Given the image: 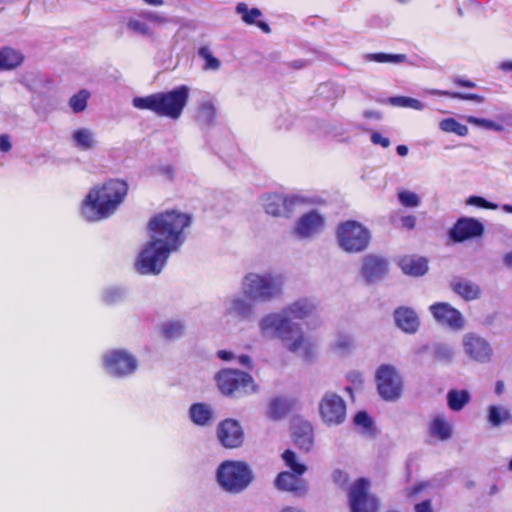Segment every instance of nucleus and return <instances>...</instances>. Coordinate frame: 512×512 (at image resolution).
<instances>
[{
  "label": "nucleus",
  "instance_id": "1a4fd4ad",
  "mask_svg": "<svg viewBox=\"0 0 512 512\" xmlns=\"http://www.w3.org/2000/svg\"><path fill=\"white\" fill-rule=\"evenodd\" d=\"M375 382L380 397L386 401H396L403 394V379L392 365H380L375 374Z\"/></svg>",
  "mask_w": 512,
  "mask_h": 512
},
{
  "label": "nucleus",
  "instance_id": "8fccbe9b",
  "mask_svg": "<svg viewBox=\"0 0 512 512\" xmlns=\"http://www.w3.org/2000/svg\"><path fill=\"white\" fill-rule=\"evenodd\" d=\"M467 204L474 205V206H477L479 208L491 209V210H495L498 207L497 204L489 202V201H487L485 198H483L481 196H470L467 199Z\"/></svg>",
  "mask_w": 512,
  "mask_h": 512
},
{
  "label": "nucleus",
  "instance_id": "4c0bfd02",
  "mask_svg": "<svg viewBox=\"0 0 512 512\" xmlns=\"http://www.w3.org/2000/svg\"><path fill=\"white\" fill-rule=\"evenodd\" d=\"M237 13L241 14L242 20L248 24L253 25L256 23V19L262 15V12L258 8L249 9L247 4L241 2L236 6Z\"/></svg>",
  "mask_w": 512,
  "mask_h": 512
},
{
  "label": "nucleus",
  "instance_id": "a878e982",
  "mask_svg": "<svg viewBox=\"0 0 512 512\" xmlns=\"http://www.w3.org/2000/svg\"><path fill=\"white\" fill-rule=\"evenodd\" d=\"M24 59L21 51L4 46L0 49V71L14 70L24 62Z\"/></svg>",
  "mask_w": 512,
  "mask_h": 512
},
{
  "label": "nucleus",
  "instance_id": "ea45409f",
  "mask_svg": "<svg viewBox=\"0 0 512 512\" xmlns=\"http://www.w3.org/2000/svg\"><path fill=\"white\" fill-rule=\"evenodd\" d=\"M433 95L445 96L453 99L460 100H471L477 103H482L484 101L483 96L474 94V93H461V92H450L446 90H434L432 91Z\"/></svg>",
  "mask_w": 512,
  "mask_h": 512
},
{
  "label": "nucleus",
  "instance_id": "72a5a7b5",
  "mask_svg": "<svg viewBox=\"0 0 512 512\" xmlns=\"http://www.w3.org/2000/svg\"><path fill=\"white\" fill-rule=\"evenodd\" d=\"M285 465L290 468L291 472L303 475L307 471V466L297 461L294 451L287 449L281 455Z\"/></svg>",
  "mask_w": 512,
  "mask_h": 512
},
{
  "label": "nucleus",
  "instance_id": "a211bd4d",
  "mask_svg": "<svg viewBox=\"0 0 512 512\" xmlns=\"http://www.w3.org/2000/svg\"><path fill=\"white\" fill-rule=\"evenodd\" d=\"M291 435L298 449L309 452L314 445V430L312 424L304 419L295 418L291 424Z\"/></svg>",
  "mask_w": 512,
  "mask_h": 512
},
{
  "label": "nucleus",
  "instance_id": "37998d69",
  "mask_svg": "<svg viewBox=\"0 0 512 512\" xmlns=\"http://www.w3.org/2000/svg\"><path fill=\"white\" fill-rule=\"evenodd\" d=\"M232 310L241 317H248L253 312V306L244 299L236 298L232 302Z\"/></svg>",
  "mask_w": 512,
  "mask_h": 512
},
{
  "label": "nucleus",
  "instance_id": "de8ad7c7",
  "mask_svg": "<svg viewBox=\"0 0 512 512\" xmlns=\"http://www.w3.org/2000/svg\"><path fill=\"white\" fill-rule=\"evenodd\" d=\"M353 339L352 337H350L349 335H346V334H341L338 339L336 340V342L334 343V350L336 351H340V352H343V351H348L350 350L352 347H353Z\"/></svg>",
  "mask_w": 512,
  "mask_h": 512
},
{
  "label": "nucleus",
  "instance_id": "052dcab7",
  "mask_svg": "<svg viewBox=\"0 0 512 512\" xmlns=\"http://www.w3.org/2000/svg\"><path fill=\"white\" fill-rule=\"evenodd\" d=\"M217 356L223 360V361H230L232 359H234V355L233 353L227 351V350H219L217 352Z\"/></svg>",
  "mask_w": 512,
  "mask_h": 512
},
{
  "label": "nucleus",
  "instance_id": "3c124183",
  "mask_svg": "<svg viewBox=\"0 0 512 512\" xmlns=\"http://www.w3.org/2000/svg\"><path fill=\"white\" fill-rule=\"evenodd\" d=\"M371 141L373 144L380 145L383 148L390 146V140L386 137H383L379 132L372 133Z\"/></svg>",
  "mask_w": 512,
  "mask_h": 512
},
{
  "label": "nucleus",
  "instance_id": "f8f14e48",
  "mask_svg": "<svg viewBox=\"0 0 512 512\" xmlns=\"http://www.w3.org/2000/svg\"><path fill=\"white\" fill-rule=\"evenodd\" d=\"M318 409L322 422L327 426L340 425L346 419V402L335 392H326L319 402Z\"/></svg>",
  "mask_w": 512,
  "mask_h": 512
},
{
  "label": "nucleus",
  "instance_id": "79ce46f5",
  "mask_svg": "<svg viewBox=\"0 0 512 512\" xmlns=\"http://www.w3.org/2000/svg\"><path fill=\"white\" fill-rule=\"evenodd\" d=\"M388 102L393 106L410 107L416 110H420L423 107L419 100L405 96L390 97Z\"/></svg>",
  "mask_w": 512,
  "mask_h": 512
},
{
  "label": "nucleus",
  "instance_id": "aec40b11",
  "mask_svg": "<svg viewBox=\"0 0 512 512\" xmlns=\"http://www.w3.org/2000/svg\"><path fill=\"white\" fill-rule=\"evenodd\" d=\"M274 485L278 490L293 493L297 496H304L308 491L306 481L302 475L289 471L280 472L275 478Z\"/></svg>",
  "mask_w": 512,
  "mask_h": 512
},
{
  "label": "nucleus",
  "instance_id": "6ab92c4d",
  "mask_svg": "<svg viewBox=\"0 0 512 512\" xmlns=\"http://www.w3.org/2000/svg\"><path fill=\"white\" fill-rule=\"evenodd\" d=\"M463 347L465 353L475 361L487 362L491 359L492 349L489 343L476 334L469 333L465 335Z\"/></svg>",
  "mask_w": 512,
  "mask_h": 512
},
{
  "label": "nucleus",
  "instance_id": "a19ab883",
  "mask_svg": "<svg viewBox=\"0 0 512 512\" xmlns=\"http://www.w3.org/2000/svg\"><path fill=\"white\" fill-rule=\"evenodd\" d=\"M287 403L279 398L272 400L269 405L268 414L274 420H279L288 413Z\"/></svg>",
  "mask_w": 512,
  "mask_h": 512
},
{
  "label": "nucleus",
  "instance_id": "dca6fc26",
  "mask_svg": "<svg viewBox=\"0 0 512 512\" xmlns=\"http://www.w3.org/2000/svg\"><path fill=\"white\" fill-rule=\"evenodd\" d=\"M299 203V198L295 196H285L281 194H267L264 197V209L269 215L280 217H289L295 206Z\"/></svg>",
  "mask_w": 512,
  "mask_h": 512
},
{
  "label": "nucleus",
  "instance_id": "e433bc0d",
  "mask_svg": "<svg viewBox=\"0 0 512 512\" xmlns=\"http://www.w3.org/2000/svg\"><path fill=\"white\" fill-rule=\"evenodd\" d=\"M199 57L203 60L204 70H218L221 67V61L216 58L208 47H201L199 49Z\"/></svg>",
  "mask_w": 512,
  "mask_h": 512
},
{
  "label": "nucleus",
  "instance_id": "774afa93",
  "mask_svg": "<svg viewBox=\"0 0 512 512\" xmlns=\"http://www.w3.org/2000/svg\"><path fill=\"white\" fill-rule=\"evenodd\" d=\"M503 261L507 267L512 268V251L504 255Z\"/></svg>",
  "mask_w": 512,
  "mask_h": 512
},
{
  "label": "nucleus",
  "instance_id": "f704fd0d",
  "mask_svg": "<svg viewBox=\"0 0 512 512\" xmlns=\"http://www.w3.org/2000/svg\"><path fill=\"white\" fill-rule=\"evenodd\" d=\"M73 140L75 141L77 147L82 150H88L94 146L93 134L85 128L76 130L73 133Z\"/></svg>",
  "mask_w": 512,
  "mask_h": 512
},
{
  "label": "nucleus",
  "instance_id": "423d86ee",
  "mask_svg": "<svg viewBox=\"0 0 512 512\" xmlns=\"http://www.w3.org/2000/svg\"><path fill=\"white\" fill-rule=\"evenodd\" d=\"M217 480L225 491L240 493L252 482L253 474L244 462L225 461L218 467Z\"/></svg>",
  "mask_w": 512,
  "mask_h": 512
},
{
  "label": "nucleus",
  "instance_id": "e2e57ef3",
  "mask_svg": "<svg viewBox=\"0 0 512 512\" xmlns=\"http://www.w3.org/2000/svg\"><path fill=\"white\" fill-rule=\"evenodd\" d=\"M255 25L261 30L263 31L264 33H270L271 32V28L269 26L268 23L264 22V21H256Z\"/></svg>",
  "mask_w": 512,
  "mask_h": 512
},
{
  "label": "nucleus",
  "instance_id": "9d476101",
  "mask_svg": "<svg viewBox=\"0 0 512 512\" xmlns=\"http://www.w3.org/2000/svg\"><path fill=\"white\" fill-rule=\"evenodd\" d=\"M173 250L162 244H154L153 240L145 245L138 256L136 267L141 274H159Z\"/></svg>",
  "mask_w": 512,
  "mask_h": 512
},
{
  "label": "nucleus",
  "instance_id": "680f3d73",
  "mask_svg": "<svg viewBox=\"0 0 512 512\" xmlns=\"http://www.w3.org/2000/svg\"><path fill=\"white\" fill-rule=\"evenodd\" d=\"M238 362L241 365L248 367V368H251V366H252V360H251L250 356H248V355H240L238 357Z\"/></svg>",
  "mask_w": 512,
  "mask_h": 512
},
{
  "label": "nucleus",
  "instance_id": "bf43d9fd",
  "mask_svg": "<svg viewBox=\"0 0 512 512\" xmlns=\"http://www.w3.org/2000/svg\"><path fill=\"white\" fill-rule=\"evenodd\" d=\"M454 83L457 85V86H460V87H467V88H474L476 86V84L471 81V80H465V79H462V78H456L454 80Z\"/></svg>",
  "mask_w": 512,
  "mask_h": 512
},
{
  "label": "nucleus",
  "instance_id": "7ed1b4c3",
  "mask_svg": "<svg viewBox=\"0 0 512 512\" xmlns=\"http://www.w3.org/2000/svg\"><path fill=\"white\" fill-rule=\"evenodd\" d=\"M261 333L264 336L279 338L282 341H291L287 348L291 352L304 349L307 359L314 356V344L306 341L298 325L292 323L287 316L278 313H270L260 321Z\"/></svg>",
  "mask_w": 512,
  "mask_h": 512
},
{
  "label": "nucleus",
  "instance_id": "c9c22d12",
  "mask_svg": "<svg viewBox=\"0 0 512 512\" xmlns=\"http://www.w3.org/2000/svg\"><path fill=\"white\" fill-rule=\"evenodd\" d=\"M439 126L442 131L455 133L458 136H466L469 131L466 125L461 124L454 118L443 119Z\"/></svg>",
  "mask_w": 512,
  "mask_h": 512
},
{
  "label": "nucleus",
  "instance_id": "f03ea898",
  "mask_svg": "<svg viewBox=\"0 0 512 512\" xmlns=\"http://www.w3.org/2000/svg\"><path fill=\"white\" fill-rule=\"evenodd\" d=\"M189 223L188 215L175 210L158 213L148 222L150 238L154 244H162L175 251L184 242L183 231Z\"/></svg>",
  "mask_w": 512,
  "mask_h": 512
},
{
  "label": "nucleus",
  "instance_id": "473e14b6",
  "mask_svg": "<svg viewBox=\"0 0 512 512\" xmlns=\"http://www.w3.org/2000/svg\"><path fill=\"white\" fill-rule=\"evenodd\" d=\"M216 108L212 101H203L198 107L197 119L203 124H211L216 118Z\"/></svg>",
  "mask_w": 512,
  "mask_h": 512
},
{
  "label": "nucleus",
  "instance_id": "6e6d98bb",
  "mask_svg": "<svg viewBox=\"0 0 512 512\" xmlns=\"http://www.w3.org/2000/svg\"><path fill=\"white\" fill-rule=\"evenodd\" d=\"M426 487V485L424 483H417L409 488L406 489V496L408 498H414L415 496H417L424 488Z\"/></svg>",
  "mask_w": 512,
  "mask_h": 512
},
{
  "label": "nucleus",
  "instance_id": "0eeeda50",
  "mask_svg": "<svg viewBox=\"0 0 512 512\" xmlns=\"http://www.w3.org/2000/svg\"><path fill=\"white\" fill-rule=\"evenodd\" d=\"M339 246L346 252L358 253L365 250L370 242V231L355 220L341 222L336 230Z\"/></svg>",
  "mask_w": 512,
  "mask_h": 512
},
{
  "label": "nucleus",
  "instance_id": "6e6552de",
  "mask_svg": "<svg viewBox=\"0 0 512 512\" xmlns=\"http://www.w3.org/2000/svg\"><path fill=\"white\" fill-rule=\"evenodd\" d=\"M348 506L350 512H379L380 500L371 492L368 478L356 479L348 490Z\"/></svg>",
  "mask_w": 512,
  "mask_h": 512
},
{
  "label": "nucleus",
  "instance_id": "5fc2aeb1",
  "mask_svg": "<svg viewBox=\"0 0 512 512\" xmlns=\"http://www.w3.org/2000/svg\"><path fill=\"white\" fill-rule=\"evenodd\" d=\"M415 512H433L432 502L430 499H426L417 503L414 506Z\"/></svg>",
  "mask_w": 512,
  "mask_h": 512
},
{
  "label": "nucleus",
  "instance_id": "4be33fe9",
  "mask_svg": "<svg viewBox=\"0 0 512 512\" xmlns=\"http://www.w3.org/2000/svg\"><path fill=\"white\" fill-rule=\"evenodd\" d=\"M387 273V262L376 255H366L362 259L361 274L367 282L382 278Z\"/></svg>",
  "mask_w": 512,
  "mask_h": 512
},
{
  "label": "nucleus",
  "instance_id": "2f4dec72",
  "mask_svg": "<svg viewBox=\"0 0 512 512\" xmlns=\"http://www.w3.org/2000/svg\"><path fill=\"white\" fill-rule=\"evenodd\" d=\"M511 418L509 410L496 405H490L488 408V421L494 426L498 427L503 423L509 421Z\"/></svg>",
  "mask_w": 512,
  "mask_h": 512
},
{
  "label": "nucleus",
  "instance_id": "9b49d317",
  "mask_svg": "<svg viewBox=\"0 0 512 512\" xmlns=\"http://www.w3.org/2000/svg\"><path fill=\"white\" fill-rule=\"evenodd\" d=\"M215 381L220 392L226 396L233 395L235 392L255 389L251 375L236 369L220 370L215 375Z\"/></svg>",
  "mask_w": 512,
  "mask_h": 512
},
{
  "label": "nucleus",
  "instance_id": "7c9ffc66",
  "mask_svg": "<svg viewBox=\"0 0 512 512\" xmlns=\"http://www.w3.org/2000/svg\"><path fill=\"white\" fill-rule=\"evenodd\" d=\"M160 331L165 339L174 340L184 334L185 327L180 321H167L161 325Z\"/></svg>",
  "mask_w": 512,
  "mask_h": 512
},
{
  "label": "nucleus",
  "instance_id": "2eb2a0df",
  "mask_svg": "<svg viewBox=\"0 0 512 512\" xmlns=\"http://www.w3.org/2000/svg\"><path fill=\"white\" fill-rule=\"evenodd\" d=\"M484 233V225L475 218L461 217L449 230V237L455 243L481 237Z\"/></svg>",
  "mask_w": 512,
  "mask_h": 512
},
{
  "label": "nucleus",
  "instance_id": "49530a36",
  "mask_svg": "<svg viewBox=\"0 0 512 512\" xmlns=\"http://www.w3.org/2000/svg\"><path fill=\"white\" fill-rule=\"evenodd\" d=\"M400 203L405 207H416L419 205V197L416 193L410 191H400L398 193Z\"/></svg>",
  "mask_w": 512,
  "mask_h": 512
},
{
  "label": "nucleus",
  "instance_id": "13d9d810",
  "mask_svg": "<svg viewBox=\"0 0 512 512\" xmlns=\"http://www.w3.org/2000/svg\"><path fill=\"white\" fill-rule=\"evenodd\" d=\"M332 477L336 483H346L348 481V475L341 470H335Z\"/></svg>",
  "mask_w": 512,
  "mask_h": 512
},
{
  "label": "nucleus",
  "instance_id": "f3484780",
  "mask_svg": "<svg viewBox=\"0 0 512 512\" xmlns=\"http://www.w3.org/2000/svg\"><path fill=\"white\" fill-rule=\"evenodd\" d=\"M430 312L437 322L454 330H460L464 327L465 321L461 312L446 302L432 304Z\"/></svg>",
  "mask_w": 512,
  "mask_h": 512
},
{
  "label": "nucleus",
  "instance_id": "f257e3e1",
  "mask_svg": "<svg viewBox=\"0 0 512 512\" xmlns=\"http://www.w3.org/2000/svg\"><path fill=\"white\" fill-rule=\"evenodd\" d=\"M129 192L128 183L119 178H110L93 186L81 203V214L89 222H98L111 217L124 203Z\"/></svg>",
  "mask_w": 512,
  "mask_h": 512
},
{
  "label": "nucleus",
  "instance_id": "c03bdc74",
  "mask_svg": "<svg viewBox=\"0 0 512 512\" xmlns=\"http://www.w3.org/2000/svg\"><path fill=\"white\" fill-rule=\"evenodd\" d=\"M371 59L378 63H401L405 61L406 55L404 54H387V53H374L371 55Z\"/></svg>",
  "mask_w": 512,
  "mask_h": 512
},
{
  "label": "nucleus",
  "instance_id": "69168bd1",
  "mask_svg": "<svg viewBox=\"0 0 512 512\" xmlns=\"http://www.w3.org/2000/svg\"><path fill=\"white\" fill-rule=\"evenodd\" d=\"M363 115L367 119H371V118L379 119L381 117V114L378 111H374V110H366Z\"/></svg>",
  "mask_w": 512,
  "mask_h": 512
},
{
  "label": "nucleus",
  "instance_id": "c85d7f7f",
  "mask_svg": "<svg viewBox=\"0 0 512 512\" xmlns=\"http://www.w3.org/2000/svg\"><path fill=\"white\" fill-rule=\"evenodd\" d=\"M214 421L213 409L205 403H194V424L205 426Z\"/></svg>",
  "mask_w": 512,
  "mask_h": 512
},
{
  "label": "nucleus",
  "instance_id": "5701e85b",
  "mask_svg": "<svg viewBox=\"0 0 512 512\" xmlns=\"http://www.w3.org/2000/svg\"><path fill=\"white\" fill-rule=\"evenodd\" d=\"M428 435L435 441L445 442L453 436V425L445 414L435 415L428 423Z\"/></svg>",
  "mask_w": 512,
  "mask_h": 512
},
{
  "label": "nucleus",
  "instance_id": "c756f323",
  "mask_svg": "<svg viewBox=\"0 0 512 512\" xmlns=\"http://www.w3.org/2000/svg\"><path fill=\"white\" fill-rule=\"evenodd\" d=\"M314 306L306 300H299L285 309V313L294 318L303 319L310 315Z\"/></svg>",
  "mask_w": 512,
  "mask_h": 512
},
{
  "label": "nucleus",
  "instance_id": "cd10ccee",
  "mask_svg": "<svg viewBox=\"0 0 512 512\" xmlns=\"http://www.w3.org/2000/svg\"><path fill=\"white\" fill-rule=\"evenodd\" d=\"M471 400L467 390L451 389L447 394V405L452 411L462 410Z\"/></svg>",
  "mask_w": 512,
  "mask_h": 512
},
{
  "label": "nucleus",
  "instance_id": "09e8293b",
  "mask_svg": "<svg viewBox=\"0 0 512 512\" xmlns=\"http://www.w3.org/2000/svg\"><path fill=\"white\" fill-rule=\"evenodd\" d=\"M127 26L133 32L139 33L141 35L148 36L151 34V30L149 26L137 19L131 18L129 19Z\"/></svg>",
  "mask_w": 512,
  "mask_h": 512
},
{
  "label": "nucleus",
  "instance_id": "338daca9",
  "mask_svg": "<svg viewBox=\"0 0 512 512\" xmlns=\"http://www.w3.org/2000/svg\"><path fill=\"white\" fill-rule=\"evenodd\" d=\"M499 68L504 72L512 71V61L501 62Z\"/></svg>",
  "mask_w": 512,
  "mask_h": 512
},
{
  "label": "nucleus",
  "instance_id": "bb28decb",
  "mask_svg": "<svg viewBox=\"0 0 512 512\" xmlns=\"http://www.w3.org/2000/svg\"><path fill=\"white\" fill-rule=\"evenodd\" d=\"M399 266L407 275L421 276L428 270V262L424 257L406 255L399 261Z\"/></svg>",
  "mask_w": 512,
  "mask_h": 512
},
{
  "label": "nucleus",
  "instance_id": "b1692460",
  "mask_svg": "<svg viewBox=\"0 0 512 512\" xmlns=\"http://www.w3.org/2000/svg\"><path fill=\"white\" fill-rule=\"evenodd\" d=\"M394 319L397 327L406 333H415L420 326L416 312L409 307H398L394 311Z\"/></svg>",
  "mask_w": 512,
  "mask_h": 512
},
{
  "label": "nucleus",
  "instance_id": "0e129e2a",
  "mask_svg": "<svg viewBox=\"0 0 512 512\" xmlns=\"http://www.w3.org/2000/svg\"><path fill=\"white\" fill-rule=\"evenodd\" d=\"M141 16L149 21H161V18L153 12H144Z\"/></svg>",
  "mask_w": 512,
  "mask_h": 512
},
{
  "label": "nucleus",
  "instance_id": "20e7f679",
  "mask_svg": "<svg viewBox=\"0 0 512 512\" xmlns=\"http://www.w3.org/2000/svg\"><path fill=\"white\" fill-rule=\"evenodd\" d=\"M189 89L181 86L168 92H157L144 97H135L133 106L140 110H149L161 117L178 119L187 103Z\"/></svg>",
  "mask_w": 512,
  "mask_h": 512
},
{
  "label": "nucleus",
  "instance_id": "603ef678",
  "mask_svg": "<svg viewBox=\"0 0 512 512\" xmlns=\"http://www.w3.org/2000/svg\"><path fill=\"white\" fill-rule=\"evenodd\" d=\"M468 122L471 124L478 125V126H483L488 129H492L495 127V124L491 120L484 119V118H477V117L471 116L468 118Z\"/></svg>",
  "mask_w": 512,
  "mask_h": 512
},
{
  "label": "nucleus",
  "instance_id": "a18cd8bd",
  "mask_svg": "<svg viewBox=\"0 0 512 512\" xmlns=\"http://www.w3.org/2000/svg\"><path fill=\"white\" fill-rule=\"evenodd\" d=\"M354 424L361 427L364 432H370L373 427V422L370 416L365 411H359L354 417Z\"/></svg>",
  "mask_w": 512,
  "mask_h": 512
},
{
  "label": "nucleus",
  "instance_id": "39448f33",
  "mask_svg": "<svg viewBox=\"0 0 512 512\" xmlns=\"http://www.w3.org/2000/svg\"><path fill=\"white\" fill-rule=\"evenodd\" d=\"M284 277L273 273H248L242 282L243 294L251 301L268 302L283 292Z\"/></svg>",
  "mask_w": 512,
  "mask_h": 512
},
{
  "label": "nucleus",
  "instance_id": "4d7b16f0",
  "mask_svg": "<svg viewBox=\"0 0 512 512\" xmlns=\"http://www.w3.org/2000/svg\"><path fill=\"white\" fill-rule=\"evenodd\" d=\"M12 149L10 137L7 134L0 135V151L7 153Z\"/></svg>",
  "mask_w": 512,
  "mask_h": 512
},
{
  "label": "nucleus",
  "instance_id": "58836bf2",
  "mask_svg": "<svg viewBox=\"0 0 512 512\" xmlns=\"http://www.w3.org/2000/svg\"><path fill=\"white\" fill-rule=\"evenodd\" d=\"M89 97L90 93L85 89H82L78 93L74 94L69 100V105L73 112L80 113L84 111L87 107V101Z\"/></svg>",
  "mask_w": 512,
  "mask_h": 512
},
{
  "label": "nucleus",
  "instance_id": "ddd939ff",
  "mask_svg": "<svg viewBox=\"0 0 512 512\" xmlns=\"http://www.w3.org/2000/svg\"><path fill=\"white\" fill-rule=\"evenodd\" d=\"M103 361L108 373L116 377L131 375L138 368L136 357L123 349H114L107 352L103 357Z\"/></svg>",
  "mask_w": 512,
  "mask_h": 512
},
{
  "label": "nucleus",
  "instance_id": "864d4df0",
  "mask_svg": "<svg viewBox=\"0 0 512 512\" xmlns=\"http://www.w3.org/2000/svg\"><path fill=\"white\" fill-rule=\"evenodd\" d=\"M417 219L414 215H406L401 218V227L406 230H413L416 226Z\"/></svg>",
  "mask_w": 512,
  "mask_h": 512
},
{
  "label": "nucleus",
  "instance_id": "393cba45",
  "mask_svg": "<svg viewBox=\"0 0 512 512\" xmlns=\"http://www.w3.org/2000/svg\"><path fill=\"white\" fill-rule=\"evenodd\" d=\"M450 287L466 301L478 299L481 295V289L477 284L461 277L455 278L450 283Z\"/></svg>",
  "mask_w": 512,
  "mask_h": 512
},
{
  "label": "nucleus",
  "instance_id": "4468645a",
  "mask_svg": "<svg viewBox=\"0 0 512 512\" xmlns=\"http://www.w3.org/2000/svg\"><path fill=\"white\" fill-rule=\"evenodd\" d=\"M217 438L223 447L235 449L242 446L245 435L240 423L228 418L218 424Z\"/></svg>",
  "mask_w": 512,
  "mask_h": 512
},
{
  "label": "nucleus",
  "instance_id": "412c9836",
  "mask_svg": "<svg viewBox=\"0 0 512 512\" xmlns=\"http://www.w3.org/2000/svg\"><path fill=\"white\" fill-rule=\"evenodd\" d=\"M324 217L316 211L303 214L296 225L295 232L301 237H310L320 232L324 227Z\"/></svg>",
  "mask_w": 512,
  "mask_h": 512
}]
</instances>
